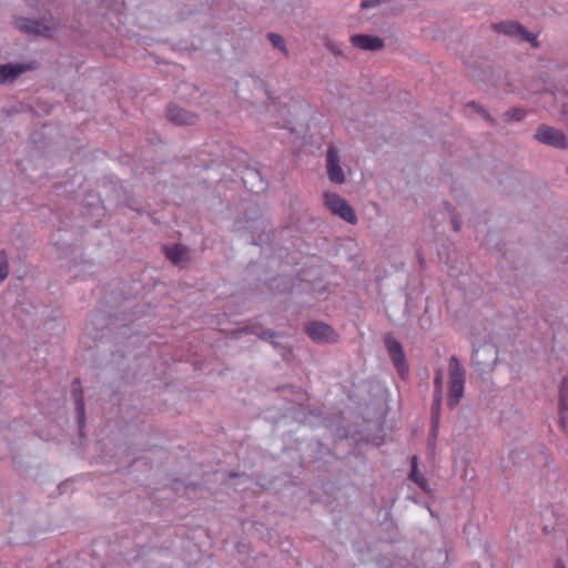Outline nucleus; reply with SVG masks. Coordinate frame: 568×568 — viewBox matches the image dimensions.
I'll list each match as a JSON object with an SVG mask.
<instances>
[{
	"mask_svg": "<svg viewBox=\"0 0 568 568\" xmlns=\"http://www.w3.org/2000/svg\"><path fill=\"white\" fill-rule=\"evenodd\" d=\"M535 139L542 144L550 145L552 148L567 150L568 139L565 133L556 128L547 124H540L536 132Z\"/></svg>",
	"mask_w": 568,
	"mask_h": 568,
	"instance_id": "7ed1b4c3",
	"label": "nucleus"
},
{
	"mask_svg": "<svg viewBox=\"0 0 568 568\" xmlns=\"http://www.w3.org/2000/svg\"><path fill=\"white\" fill-rule=\"evenodd\" d=\"M509 120L520 121L525 118L526 111L521 108H511L506 112Z\"/></svg>",
	"mask_w": 568,
	"mask_h": 568,
	"instance_id": "aec40b11",
	"label": "nucleus"
},
{
	"mask_svg": "<svg viewBox=\"0 0 568 568\" xmlns=\"http://www.w3.org/2000/svg\"><path fill=\"white\" fill-rule=\"evenodd\" d=\"M326 169L331 182L343 184L345 182V174L339 164L338 151L334 145H329L326 153Z\"/></svg>",
	"mask_w": 568,
	"mask_h": 568,
	"instance_id": "423d86ee",
	"label": "nucleus"
},
{
	"mask_svg": "<svg viewBox=\"0 0 568 568\" xmlns=\"http://www.w3.org/2000/svg\"><path fill=\"white\" fill-rule=\"evenodd\" d=\"M72 397L75 404V410L78 415V423L80 428L82 429L85 422V405L83 398V390L80 386L79 379H75L72 388Z\"/></svg>",
	"mask_w": 568,
	"mask_h": 568,
	"instance_id": "ddd939ff",
	"label": "nucleus"
},
{
	"mask_svg": "<svg viewBox=\"0 0 568 568\" xmlns=\"http://www.w3.org/2000/svg\"><path fill=\"white\" fill-rule=\"evenodd\" d=\"M267 39L270 40L273 48L283 52L286 57L288 55V51L285 44L284 38L278 33H268Z\"/></svg>",
	"mask_w": 568,
	"mask_h": 568,
	"instance_id": "dca6fc26",
	"label": "nucleus"
},
{
	"mask_svg": "<svg viewBox=\"0 0 568 568\" xmlns=\"http://www.w3.org/2000/svg\"><path fill=\"white\" fill-rule=\"evenodd\" d=\"M166 116L170 122L178 125H192L197 121V115L180 108L175 104H170L166 110Z\"/></svg>",
	"mask_w": 568,
	"mask_h": 568,
	"instance_id": "6e6552de",
	"label": "nucleus"
},
{
	"mask_svg": "<svg viewBox=\"0 0 568 568\" xmlns=\"http://www.w3.org/2000/svg\"><path fill=\"white\" fill-rule=\"evenodd\" d=\"M305 331L316 343H332L337 339V334L334 329L323 322H312L306 325Z\"/></svg>",
	"mask_w": 568,
	"mask_h": 568,
	"instance_id": "0eeeda50",
	"label": "nucleus"
},
{
	"mask_svg": "<svg viewBox=\"0 0 568 568\" xmlns=\"http://www.w3.org/2000/svg\"><path fill=\"white\" fill-rule=\"evenodd\" d=\"M448 369L447 405L449 408H455L464 396L465 371L462 368L457 357H450Z\"/></svg>",
	"mask_w": 568,
	"mask_h": 568,
	"instance_id": "f257e3e1",
	"label": "nucleus"
},
{
	"mask_svg": "<svg viewBox=\"0 0 568 568\" xmlns=\"http://www.w3.org/2000/svg\"><path fill=\"white\" fill-rule=\"evenodd\" d=\"M324 203L328 210L349 224L357 223V215L346 200L336 193H325Z\"/></svg>",
	"mask_w": 568,
	"mask_h": 568,
	"instance_id": "f03ea898",
	"label": "nucleus"
},
{
	"mask_svg": "<svg viewBox=\"0 0 568 568\" xmlns=\"http://www.w3.org/2000/svg\"><path fill=\"white\" fill-rule=\"evenodd\" d=\"M27 70H29V67L21 63H8L0 65V83H11Z\"/></svg>",
	"mask_w": 568,
	"mask_h": 568,
	"instance_id": "f8f14e48",
	"label": "nucleus"
},
{
	"mask_svg": "<svg viewBox=\"0 0 568 568\" xmlns=\"http://www.w3.org/2000/svg\"><path fill=\"white\" fill-rule=\"evenodd\" d=\"M452 225H453L454 231L460 230V221L456 216H454L452 219Z\"/></svg>",
	"mask_w": 568,
	"mask_h": 568,
	"instance_id": "b1692460",
	"label": "nucleus"
},
{
	"mask_svg": "<svg viewBox=\"0 0 568 568\" xmlns=\"http://www.w3.org/2000/svg\"><path fill=\"white\" fill-rule=\"evenodd\" d=\"M351 42L356 48L366 51H378L384 47V41L375 36L354 34L351 37Z\"/></svg>",
	"mask_w": 568,
	"mask_h": 568,
	"instance_id": "9b49d317",
	"label": "nucleus"
},
{
	"mask_svg": "<svg viewBox=\"0 0 568 568\" xmlns=\"http://www.w3.org/2000/svg\"><path fill=\"white\" fill-rule=\"evenodd\" d=\"M394 366L402 378L408 375V364L406 357H393Z\"/></svg>",
	"mask_w": 568,
	"mask_h": 568,
	"instance_id": "6ab92c4d",
	"label": "nucleus"
},
{
	"mask_svg": "<svg viewBox=\"0 0 568 568\" xmlns=\"http://www.w3.org/2000/svg\"><path fill=\"white\" fill-rule=\"evenodd\" d=\"M557 568H565L562 564H557Z\"/></svg>",
	"mask_w": 568,
	"mask_h": 568,
	"instance_id": "393cba45",
	"label": "nucleus"
},
{
	"mask_svg": "<svg viewBox=\"0 0 568 568\" xmlns=\"http://www.w3.org/2000/svg\"><path fill=\"white\" fill-rule=\"evenodd\" d=\"M9 275V260L4 250L0 251V283Z\"/></svg>",
	"mask_w": 568,
	"mask_h": 568,
	"instance_id": "f3484780",
	"label": "nucleus"
},
{
	"mask_svg": "<svg viewBox=\"0 0 568 568\" xmlns=\"http://www.w3.org/2000/svg\"><path fill=\"white\" fill-rule=\"evenodd\" d=\"M434 383H435L436 394H435L434 404L432 407V435H433V438L436 439L437 427H438V422H439V407H440V402H442L440 394H442L443 375L440 372H438L436 374Z\"/></svg>",
	"mask_w": 568,
	"mask_h": 568,
	"instance_id": "1a4fd4ad",
	"label": "nucleus"
},
{
	"mask_svg": "<svg viewBox=\"0 0 568 568\" xmlns=\"http://www.w3.org/2000/svg\"><path fill=\"white\" fill-rule=\"evenodd\" d=\"M417 463L418 459L416 456L412 458V470L409 474V478L412 481H414L420 489L426 490L427 489V480L424 477L422 473L417 469Z\"/></svg>",
	"mask_w": 568,
	"mask_h": 568,
	"instance_id": "4468645a",
	"label": "nucleus"
},
{
	"mask_svg": "<svg viewBox=\"0 0 568 568\" xmlns=\"http://www.w3.org/2000/svg\"><path fill=\"white\" fill-rule=\"evenodd\" d=\"M559 424L566 434H568V377L564 378L559 392L558 404Z\"/></svg>",
	"mask_w": 568,
	"mask_h": 568,
	"instance_id": "9d476101",
	"label": "nucleus"
},
{
	"mask_svg": "<svg viewBox=\"0 0 568 568\" xmlns=\"http://www.w3.org/2000/svg\"><path fill=\"white\" fill-rule=\"evenodd\" d=\"M14 23L17 29L24 33L41 36L44 38L53 37L54 26L47 24L42 21L28 18H18Z\"/></svg>",
	"mask_w": 568,
	"mask_h": 568,
	"instance_id": "20e7f679",
	"label": "nucleus"
},
{
	"mask_svg": "<svg viewBox=\"0 0 568 568\" xmlns=\"http://www.w3.org/2000/svg\"><path fill=\"white\" fill-rule=\"evenodd\" d=\"M390 0H363L361 2L362 9L376 8L383 3L389 2Z\"/></svg>",
	"mask_w": 568,
	"mask_h": 568,
	"instance_id": "412c9836",
	"label": "nucleus"
},
{
	"mask_svg": "<svg viewBox=\"0 0 568 568\" xmlns=\"http://www.w3.org/2000/svg\"><path fill=\"white\" fill-rule=\"evenodd\" d=\"M498 33L535 44L536 36L517 22H500L493 26Z\"/></svg>",
	"mask_w": 568,
	"mask_h": 568,
	"instance_id": "39448f33",
	"label": "nucleus"
},
{
	"mask_svg": "<svg viewBox=\"0 0 568 568\" xmlns=\"http://www.w3.org/2000/svg\"><path fill=\"white\" fill-rule=\"evenodd\" d=\"M185 252L184 246L175 245L173 247L165 248V256L174 264H178L183 260Z\"/></svg>",
	"mask_w": 568,
	"mask_h": 568,
	"instance_id": "2eb2a0df",
	"label": "nucleus"
},
{
	"mask_svg": "<svg viewBox=\"0 0 568 568\" xmlns=\"http://www.w3.org/2000/svg\"><path fill=\"white\" fill-rule=\"evenodd\" d=\"M273 336H274V333L272 331H270V329L263 331L260 334V337L263 338V339L272 338Z\"/></svg>",
	"mask_w": 568,
	"mask_h": 568,
	"instance_id": "5701e85b",
	"label": "nucleus"
},
{
	"mask_svg": "<svg viewBox=\"0 0 568 568\" xmlns=\"http://www.w3.org/2000/svg\"><path fill=\"white\" fill-rule=\"evenodd\" d=\"M385 345L389 355H403L402 345L395 338L387 336L385 338Z\"/></svg>",
	"mask_w": 568,
	"mask_h": 568,
	"instance_id": "a211bd4d",
	"label": "nucleus"
},
{
	"mask_svg": "<svg viewBox=\"0 0 568 568\" xmlns=\"http://www.w3.org/2000/svg\"><path fill=\"white\" fill-rule=\"evenodd\" d=\"M325 47H326L327 50H329L335 55L342 54L341 47L337 43H335L334 41L329 40V39H326Z\"/></svg>",
	"mask_w": 568,
	"mask_h": 568,
	"instance_id": "4be33fe9",
	"label": "nucleus"
}]
</instances>
